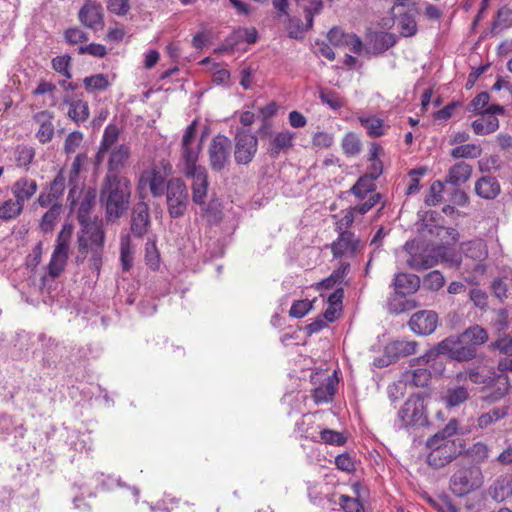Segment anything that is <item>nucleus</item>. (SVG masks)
Listing matches in <instances>:
<instances>
[{
    "instance_id": "nucleus-1",
    "label": "nucleus",
    "mask_w": 512,
    "mask_h": 512,
    "mask_svg": "<svg viewBox=\"0 0 512 512\" xmlns=\"http://www.w3.org/2000/svg\"><path fill=\"white\" fill-rule=\"evenodd\" d=\"M131 181L120 174H106L100 189V202L109 221L119 219L129 208Z\"/></svg>"
},
{
    "instance_id": "nucleus-2",
    "label": "nucleus",
    "mask_w": 512,
    "mask_h": 512,
    "mask_svg": "<svg viewBox=\"0 0 512 512\" xmlns=\"http://www.w3.org/2000/svg\"><path fill=\"white\" fill-rule=\"evenodd\" d=\"M170 173V165L164 163H152L144 169L139 176L137 192L140 200H144L149 191L153 197H161L167 188V177Z\"/></svg>"
},
{
    "instance_id": "nucleus-3",
    "label": "nucleus",
    "mask_w": 512,
    "mask_h": 512,
    "mask_svg": "<svg viewBox=\"0 0 512 512\" xmlns=\"http://www.w3.org/2000/svg\"><path fill=\"white\" fill-rule=\"evenodd\" d=\"M73 226L65 223L57 235L55 246L47 266L48 275L55 279L61 275L67 266Z\"/></svg>"
},
{
    "instance_id": "nucleus-4",
    "label": "nucleus",
    "mask_w": 512,
    "mask_h": 512,
    "mask_svg": "<svg viewBox=\"0 0 512 512\" xmlns=\"http://www.w3.org/2000/svg\"><path fill=\"white\" fill-rule=\"evenodd\" d=\"M483 475L476 465L458 468L450 478L449 489L457 497H463L481 487Z\"/></svg>"
},
{
    "instance_id": "nucleus-5",
    "label": "nucleus",
    "mask_w": 512,
    "mask_h": 512,
    "mask_svg": "<svg viewBox=\"0 0 512 512\" xmlns=\"http://www.w3.org/2000/svg\"><path fill=\"white\" fill-rule=\"evenodd\" d=\"M97 192L95 188H85L84 183L69 188L67 201L74 209L78 205L77 219L79 222L91 220L90 214L96 204Z\"/></svg>"
},
{
    "instance_id": "nucleus-6",
    "label": "nucleus",
    "mask_w": 512,
    "mask_h": 512,
    "mask_svg": "<svg viewBox=\"0 0 512 512\" xmlns=\"http://www.w3.org/2000/svg\"><path fill=\"white\" fill-rule=\"evenodd\" d=\"M430 450L427 456V463L434 468H442L452 462L461 453L457 441L442 442L439 437H430L426 443Z\"/></svg>"
},
{
    "instance_id": "nucleus-7",
    "label": "nucleus",
    "mask_w": 512,
    "mask_h": 512,
    "mask_svg": "<svg viewBox=\"0 0 512 512\" xmlns=\"http://www.w3.org/2000/svg\"><path fill=\"white\" fill-rule=\"evenodd\" d=\"M350 192L359 200L363 201L361 204L354 206L359 214H366L371 210L381 199L380 193L376 192V184L373 182V177L363 175L351 187Z\"/></svg>"
},
{
    "instance_id": "nucleus-8",
    "label": "nucleus",
    "mask_w": 512,
    "mask_h": 512,
    "mask_svg": "<svg viewBox=\"0 0 512 512\" xmlns=\"http://www.w3.org/2000/svg\"><path fill=\"white\" fill-rule=\"evenodd\" d=\"M167 207L172 218L182 217L187 209L188 191L185 183L179 178H172L166 188Z\"/></svg>"
},
{
    "instance_id": "nucleus-9",
    "label": "nucleus",
    "mask_w": 512,
    "mask_h": 512,
    "mask_svg": "<svg viewBox=\"0 0 512 512\" xmlns=\"http://www.w3.org/2000/svg\"><path fill=\"white\" fill-rule=\"evenodd\" d=\"M79 223L81 225V233L77 240L79 253L87 254L90 249L104 248L105 232L102 224L92 220Z\"/></svg>"
},
{
    "instance_id": "nucleus-10",
    "label": "nucleus",
    "mask_w": 512,
    "mask_h": 512,
    "mask_svg": "<svg viewBox=\"0 0 512 512\" xmlns=\"http://www.w3.org/2000/svg\"><path fill=\"white\" fill-rule=\"evenodd\" d=\"M268 125L264 124L259 132L262 136L269 135L267 143V154L271 158H278L281 154L288 153L294 147L296 134L288 129H283L277 132H268Z\"/></svg>"
},
{
    "instance_id": "nucleus-11",
    "label": "nucleus",
    "mask_w": 512,
    "mask_h": 512,
    "mask_svg": "<svg viewBox=\"0 0 512 512\" xmlns=\"http://www.w3.org/2000/svg\"><path fill=\"white\" fill-rule=\"evenodd\" d=\"M498 375L494 368L487 363L481 362L459 371L455 375L458 383L469 380L473 384L489 387L496 382Z\"/></svg>"
},
{
    "instance_id": "nucleus-12",
    "label": "nucleus",
    "mask_w": 512,
    "mask_h": 512,
    "mask_svg": "<svg viewBox=\"0 0 512 512\" xmlns=\"http://www.w3.org/2000/svg\"><path fill=\"white\" fill-rule=\"evenodd\" d=\"M197 121L194 120L186 128L181 141V159L184 164V170H190L200 167L197 165L201 151V143H196Z\"/></svg>"
},
{
    "instance_id": "nucleus-13",
    "label": "nucleus",
    "mask_w": 512,
    "mask_h": 512,
    "mask_svg": "<svg viewBox=\"0 0 512 512\" xmlns=\"http://www.w3.org/2000/svg\"><path fill=\"white\" fill-rule=\"evenodd\" d=\"M436 353L447 355L450 359L458 362H466L476 357V351L464 344L460 335L450 336L442 340L436 346Z\"/></svg>"
},
{
    "instance_id": "nucleus-14",
    "label": "nucleus",
    "mask_w": 512,
    "mask_h": 512,
    "mask_svg": "<svg viewBox=\"0 0 512 512\" xmlns=\"http://www.w3.org/2000/svg\"><path fill=\"white\" fill-rule=\"evenodd\" d=\"M231 140L222 134L216 135L208 148L209 165L213 171L220 172L230 163Z\"/></svg>"
},
{
    "instance_id": "nucleus-15",
    "label": "nucleus",
    "mask_w": 512,
    "mask_h": 512,
    "mask_svg": "<svg viewBox=\"0 0 512 512\" xmlns=\"http://www.w3.org/2000/svg\"><path fill=\"white\" fill-rule=\"evenodd\" d=\"M258 150V139L250 132L239 129L235 135L234 159L239 165L249 164Z\"/></svg>"
},
{
    "instance_id": "nucleus-16",
    "label": "nucleus",
    "mask_w": 512,
    "mask_h": 512,
    "mask_svg": "<svg viewBox=\"0 0 512 512\" xmlns=\"http://www.w3.org/2000/svg\"><path fill=\"white\" fill-rule=\"evenodd\" d=\"M362 247L360 239L351 231H341L330 245L331 253L336 259H353Z\"/></svg>"
},
{
    "instance_id": "nucleus-17",
    "label": "nucleus",
    "mask_w": 512,
    "mask_h": 512,
    "mask_svg": "<svg viewBox=\"0 0 512 512\" xmlns=\"http://www.w3.org/2000/svg\"><path fill=\"white\" fill-rule=\"evenodd\" d=\"M404 426L424 423L427 420L424 398L420 394L411 395L398 412Z\"/></svg>"
},
{
    "instance_id": "nucleus-18",
    "label": "nucleus",
    "mask_w": 512,
    "mask_h": 512,
    "mask_svg": "<svg viewBox=\"0 0 512 512\" xmlns=\"http://www.w3.org/2000/svg\"><path fill=\"white\" fill-rule=\"evenodd\" d=\"M417 342L408 340L391 341L385 346L384 356L375 359L374 364L377 367H385L402 357H407L416 352Z\"/></svg>"
},
{
    "instance_id": "nucleus-19",
    "label": "nucleus",
    "mask_w": 512,
    "mask_h": 512,
    "mask_svg": "<svg viewBox=\"0 0 512 512\" xmlns=\"http://www.w3.org/2000/svg\"><path fill=\"white\" fill-rule=\"evenodd\" d=\"M184 174L187 178L192 179V200L197 205H204L206 203L207 192H208V173L205 167L200 166L195 170H184Z\"/></svg>"
},
{
    "instance_id": "nucleus-20",
    "label": "nucleus",
    "mask_w": 512,
    "mask_h": 512,
    "mask_svg": "<svg viewBox=\"0 0 512 512\" xmlns=\"http://www.w3.org/2000/svg\"><path fill=\"white\" fill-rule=\"evenodd\" d=\"M78 18L82 25L92 30H99L104 26L103 8L96 1H86L78 13Z\"/></svg>"
},
{
    "instance_id": "nucleus-21",
    "label": "nucleus",
    "mask_w": 512,
    "mask_h": 512,
    "mask_svg": "<svg viewBox=\"0 0 512 512\" xmlns=\"http://www.w3.org/2000/svg\"><path fill=\"white\" fill-rule=\"evenodd\" d=\"M437 324L438 315L431 310L414 313L408 322L410 329L417 335H430L435 331Z\"/></svg>"
},
{
    "instance_id": "nucleus-22",
    "label": "nucleus",
    "mask_w": 512,
    "mask_h": 512,
    "mask_svg": "<svg viewBox=\"0 0 512 512\" xmlns=\"http://www.w3.org/2000/svg\"><path fill=\"white\" fill-rule=\"evenodd\" d=\"M151 219L149 206L143 200L139 201L133 207L131 213L130 230L135 237L142 238L149 231Z\"/></svg>"
},
{
    "instance_id": "nucleus-23",
    "label": "nucleus",
    "mask_w": 512,
    "mask_h": 512,
    "mask_svg": "<svg viewBox=\"0 0 512 512\" xmlns=\"http://www.w3.org/2000/svg\"><path fill=\"white\" fill-rule=\"evenodd\" d=\"M319 374L311 377L313 384L319 382V386L312 390V398L316 404L329 403L333 400V396L337 390L338 379L335 374L326 376L322 381L319 379Z\"/></svg>"
},
{
    "instance_id": "nucleus-24",
    "label": "nucleus",
    "mask_w": 512,
    "mask_h": 512,
    "mask_svg": "<svg viewBox=\"0 0 512 512\" xmlns=\"http://www.w3.org/2000/svg\"><path fill=\"white\" fill-rule=\"evenodd\" d=\"M397 43L394 33L377 31L367 36V52L382 54Z\"/></svg>"
},
{
    "instance_id": "nucleus-25",
    "label": "nucleus",
    "mask_w": 512,
    "mask_h": 512,
    "mask_svg": "<svg viewBox=\"0 0 512 512\" xmlns=\"http://www.w3.org/2000/svg\"><path fill=\"white\" fill-rule=\"evenodd\" d=\"M130 155L131 150L127 144H119L109 150L106 174H119L127 166Z\"/></svg>"
},
{
    "instance_id": "nucleus-26",
    "label": "nucleus",
    "mask_w": 512,
    "mask_h": 512,
    "mask_svg": "<svg viewBox=\"0 0 512 512\" xmlns=\"http://www.w3.org/2000/svg\"><path fill=\"white\" fill-rule=\"evenodd\" d=\"M462 249L466 258H470L478 262L474 270L484 272L485 266L482 263L488 257V248L486 242L483 239H474L464 243Z\"/></svg>"
},
{
    "instance_id": "nucleus-27",
    "label": "nucleus",
    "mask_w": 512,
    "mask_h": 512,
    "mask_svg": "<svg viewBox=\"0 0 512 512\" xmlns=\"http://www.w3.org/2000/svg\"><path fill=\"white\" fill-rule=\"evenodd\" d=\"M38 191L36 180L27 176L18 178L11 186L13 197L23 206L30 201Z\"/></svg>"
},
{
    "instance_id": "nucleus-28",
    "label": "nucleus",
    "mask_w": 512,
    "mask_h": 512,
    "mask_svg": "<svg viewBox=\"0 0 512 512\" xmlns=\"http://www.w3.org/2000/svg\"><path fill=\"white\" fill-rule=\"evenodd\" d=\"M474 191L483 199H495L501 192L498 180L490 175L482 176L475 182Z\"/></svg>"
},
{
    "instance_id": "nucleus-29",
    "label": "nucleus",
    "mask_w": 512,
    "mask_h": 512,
    "mask_svg": "<svg viewBox=\"0 0 512 512\" xmlns=\"http://www.w3.org/2000/svg\"><path fill=\"white\" fill-rule=\"evenodd\" d=\"M473 172V168L470 164L459 161L451 166L445 177V182L454 186H459L466 183Z\"/></svg>"
},
{
    "instance_id": "nucleus-30",
    "label": "nucleus",
    "mask_w": 512,
    "mask_h": 512,
    "mask_svg": "<svg viewBox=\"0 0 512 512\" xmlns=\"http://www.w3.org/2000/svg\"><path fill=\"white\" fill-rule=\"evenodd\" d=\"M34 120L39 124L35 136L42 143H48L54 136V125L52 123V115L47 111H41L35 114Z\"/></svg>"
},
{
    "instance_id": "nucleus-31",
    "label": "nucleus",
    "mask_w": 512,
    "mask_h": 512,
    "mask_svg": "<svg viewBox=\"0 0 512 512\" xmlns=\"http://www.w3.org/2000/svg\"><path fill=\"white\" fill-rule=\"evenodd\" d=\"M490 496L497 502H502L512 495V476H499L489 488Z\"/></svg>"
},
{
    "instance_id": "nucleus-32",
    "label": "nucleus",
    "mask_w": 512,
    "mask_h": 512,
    "mask_svg": "<svg viewBox=\"0 0 512 512\" xmlns=\"http://www.w3.org/2000/svg\"><path fill=\"white\" fill-rule=\"evenodd\" d=\"M420 287V278L415 274L398 273L394 279L395 291L399 294L416 292Z\"/></svg>"
},
{
    "instance_id": "nucleus-33",
    "label": "nucleus",
    "mask_w": 512,
    "mask_h": 512,
    "mask_svg": "<svg viewBox=\"0 0 512 512\" xmlns=\"http://www.w3.org/2000/svg\"><path fill=\"white\" fill-rule=\"evenodd\" d=\"M480 117L471 123L474 134L488 135L499 128V120L494 115H487L484 112L479 113Z\"/></svg>"
},
{
    "instance_id": "nucleus-34",
    "label": "nucleus",
    "mask_w": 512,
    "mask_h": 512,
    "mask_svg": "<svg viewBox=\"0 0 512 512\" xmlns=\"http://www.w3.org/2000/svg\"><path fill=\"white\" fill-rule=\"evenodd\" d=\"M408 266L413 270H426L438 264V258L430 252L415 253L407 260Z\"/></svg>"
},
{
    "instance_id": "nucleus-35",
    "label": "nucleus",
    "mask_w": 512,
    "mask_h": 512,
    "mask_svg": "<svg viewBox=\"0 0 512 512\" xmlns=\"http://www.w3.org/2000/svg\"><path fill=\"white\" fill-rule=\"evenodd\" d=\"M464 344H467L476 351V348L488 340L487 331L479 325H474L460 334Z\"/></svg>"
},
{
    "instance_id": "nucleus-36",
    "label": "nucleus",
    "mask_w": 512,
    "mask_h": 512,
    "mask_svg": "<svg viewBox=\"0 0 512 512\" xmlns=\"http://www.w3.org/2000/svg\"><path fill=\"white\" fill-rule=\"evenodd\" d=\"M362 127L366 129L367 135L371 138H379L386 134L388 126L384 124V121L378 117L361 116L358 118Z\"/></svg>"
},
{
    "instance_id": "nucleus-37",
    "label": "nucleus",
    "mask_w": 512,
    "mask_h": 512,
    "mask_svg": "<svg viewBox=\"0 0 512 512\" xmlns=\"http://www.w3.org/2000/svg\"><path fill=\"white\" fill-rule=\"evenodd\" d=\"M134 246L130 234H122L120 237V261L122 269L129 271L133 266Z\"/></svg>"
},
{
    "instance_id": "nucleus-38",
    "label": "nucleus",
    "mask_w": 512,
    "mask_h": 512,
    "mask_svg": "<svg viewBox=\"0 0 512 512\" xmlns=\"http://www.w3.org/2000/svg\"><path fill=\"white\" fill-rule=\"evenodd\" d=\"M24 211V206L15 198L0 204V220L8 222L17 219Z\"/></svg>"
},
{
    "instance_id": "nucleus-39",
    "label": "nucleus",
    "mask_w": 512,
    "mask_h": 512,
    "mask_svg": "<svg viewBox=\"0 0 512 512\" xmlns=\"http://www.w3.org/2000/svg\"><path fill=\"white\" fill-rule=\"evenodd\" d=\"M406 384L413 387H427L431 380V372L426 368H417L412 371H406L403 375Z\"/></svg>"
},
{
    "instance_id": "nucleus-40",
    "label": "nucleus",
    "mask_w": 512,
    "mask_h": 512,
    "mask_svg": "<svg viewBox=\"0 0 512 512\" xmlns=\"http://www.w3.org/2000/svg\"><path fill=\"white\" fill-rule=\"evenodd\" d=\"M63 212V206H55L48 209L39 221V229L42 233H51Z\"/></svg>"
},
{
    "instance_id": "nucleus-41",
    "label": "nucleus",
    "mask_w": 512,
    "mask_h": 512,
    "mask_svg": "<svg viewBox=\"0 0 512 512\" xmlns=\"http://www.w3.org/2000/svg\"><path fill=\"white\" fill-rule=\"evenodd\" d=\"M469 399L468 389L464 386L449 388L446 391L443 401L449 408L458 407Z\"/></svg>"
},
{
    "instance_id": "nucleus-42",
    "label": "nucleus",
    "mask_w": 512,
    "mask_h": 512,
    "mask_svg": "<svg viewBox=\"0 0 512 512\" xmlns=\"http://www.w3.org/2000/svg\"><path fill=\"white\" fill-rule=\"evenodd\" d=\"M509 408L507 406L495 407L490 411L481 414L477 419V426L480 429H486L490 425L507 416Z\"/></svg>"
},
{
    "instance_id": "nucleus-43",
    "label": "nucleus",
    "mask_w": 512,
    "mask_h": 512,
    "mask_svg": "<svg viewBox=\"0 0 512 512\" xmlns=\"http://www.w3.org/2000/svg\"><path fill=\"white\" fill-rule=\"evenodd\" d=\"M68 117L75 123L85 122L90 115L89 105L83 100H73L69 103Z\"/></svg>"
},
{
    "instance_id": "nucleus-44",
    "label": "nucleus",
    "mask_w": 512,
    "mask_h": 512,
    "mask_svg": "<svg viewBox=\"0 0 512 512\" xmlns=\"http://www.w3.org/2000/svg\"><path fill=\"white\" fill-rule=\"evenodd\" d=\"M343 153L348 156H356L361 152L362 143L360 137L354 132H348L341 141Z\"/></svg>"
},
{
    "instance_id": "nucleus-45",
    "label": "nucleus",
    "mask_w": 512,
    "mask_h": 512,
    "mask_svg": "<svg viewBox=\"0 0 512 512\" xmlns=\"http://www.w3.org/2000/svg\"><path fill=\"white\" fill-rule=\"evenodd\" d=\"M397 28L402 37H412L418 31L416 20L410 13H403L397 18Z\"/></svg>"
},
{
    "instance_id": "nucleus-46",
    "label": "nucleus",
    "mask_w": 512,
    "mask_h": 512,
    "mask_svg": "<svg viewBox=\"0 0 512 512\" xmlns=\"http://www.w3.org/2000/svg\"><path fill=\"white\" fill-rule=\"evenodd\" d=\"M482 154V148L479 144L468 143L454 147L450 155L454 159L478 158Z\"/></svg>"
},
{
    "instance_id": "nucleus-47",
    "label": "nucleus",
    "mask_w": 512,
    "mask_h": 512,
    "mask_svg": "<svg viewBox=\"0 0 512 512\" xmlns=\"http://www.w3.org/2000/svg\"><path fill=\"white\" fill-rule=\"evenodd\" d=\"M489 452H490L489 446L482 441H478V442L474 443L473 445H471L466 450V456L469 459H471L472 462H474L476 464H481L488 459Z\"/></svg>"
},
{
    "instance_id": "nucleus-48",
    "label": "nucleus",
    "mask_w": 512,
    "mask_h": 512,
    "mask_svg": "<svg viewBox=\"0 0 512 512\" xmlns=\"http://www.w3.org/2000/svg\"><path fill=\"white\" fill-rule=\"evenodd\" d=\"M120 129L115 124H109L106 126L100 146H102V151H109L117 146V141L119 139Z\"/></svg>"
},
{
    "instance_id": "nucleus-49",
    "label": "nucleus",
    "mask_w": 512,
    "mask_h": 512,
    "mask_svg": "<svg viewBox=\"0 0 512 512\" xmlns=\"http://www.w3.org/2000/svg\"><path fill=\"white\" fill-rule=\"evenodd\" d=\"M319 98L322 103L328 105L333 110H339L345 106L344 98L331 89L320 90Z\"/></svg>"
},
{
    "instance_id": "nucleus-50",
    "label": "nucleus",
    "mask_w": 512,
    "mask_h": 512,
    "mask_svg": "<svg viewBox=\"0 0 512 512\" xmlns=\"http://www.w3.org/2000/svg\"><path fill=\"white\" fill-rule=\"evenodd\" d=\"M428 173V168L425 166L411 169L408 172L409 183L407 184L406 194L412 195L420 190V180Z\"/></svg>"
},
{
    "instance_id": "nucleus-51",
    "label": "nucleus",
    "mask_w": 512,
    "mask_h": 512,
    "mask_svg": "<svg viewBox=\"0 0 512 512\" xmlns=\"http://www.w3.org/2000/svg\"><path fill=\"white\" fill-rule=\"evenodd\" d=\"M83 84L88 92L104 91L110 85L107 76L104 74H96L89 77H85L83 80Z\"/></svg>"
},
{
    "instance_id": "nucleus-52",
    "label": "nucleus",
    "mask_w": 512,
    "mask_h": 512,
    "mask_svg": "<svg viewBox=\"0 0 512 512\" xmlns=\"http://www.w3.org/2000/svg\"><path fill=\"white\" fill-rule=\"evenodd\" d=\"M35 157V150L29 146H18L15 151V161L18 167H23L26 170L29 169V165L32 163Z\"/></svg>"
},
{
    "instance_id": "nucleus-53",
    "label": "nucleus",
    "mask_w": 512,
    "mask_h": 512,
    "mask_svg": "<svg viewBox=\"0 0 512 512\" xmlns=\"http://www.w3.org/2000/svg\"><path fill=\"white\" fill-rule=\"evenodd\" d=\"M444 185L441 181L436 180L432 182L429 187L428 194L425 197V204L427 206H436L443 200Z\"/></svg>"
},
{
    "instance_id": "nucleus-54",
    "label": "nucleus",
    "mask_w": 512,
    "mask_h": 512,
    "mask_svg": "<svg viewBox=\"0 0 512 512\" xmlns=\"http://www.w3.org/2000/svg\"><path fill=\"white\" fill-rule=\"evenodd\" d=\"M72 58L70 55H61L52 59V68L66 79H71L72 74L70 71Z\"/></svg>"
},
{
    "instance_id": "nucleus-55",
    "label": "nucleus",
    "mask_w": 512,
    "mask_h": 512,
    "mask_svg": "<svg viewBox=\"0 0 512 512\" xmlns=\"http://www.w3.org/2000/svg\"><path fill=\"white\" fill-rule=\"evenodd\" d=\"M66 188V176L64 174V169H60L53 181L49 185L48 192L54 196L56 199L61 201L64 191Z\"/></svg>"
},
{
    "instance_id": "nucleus-56",
    "label": "nucleus",
    "mask_w": 512,
    "mask_h": 512,
    "mask_svg": "<svg viewBox=\"0 0 512 512\" xmlns=\"http://www.w3.org/2000/svg\"><path fill=\"white\" fill-rule=\"evenodd\" d=\"M87 157L85 154H78L69 169L68 172V179H69V186L72 187L74 185H81L79 183V175L81 172V169L86 161Z\"/></svg>"
},
{
    "instance_id": "nucleus-57",
    "label": "nucleus",
    "mask_w": 512,
    "mask_h": 512,
    "mask_svg": "<svg viewBox=\"0 0 512 512\" xmlns=\"http://www.w3.org/2000/svg\"><path fill=\"white\" fill-rule=\"evenodd\" d=\"M445 283V278L443 274L438 270H433L426 274L423 278V286L424 288L431 291L440 290Z\"/></svg>"
},
{
    "instance_id": "nucleus-58",
    "label": "nucleus",
    "mask_w": 512,
    "mask_h": 512,
    "mask_svg": "<svg viewBox=\"0 0 512 512\" xmlns=\"http://www.w3.org/2000/svg\"><path fill=\"white\" fill-rule=\"evenodd\" d=\"M287 17L286 30L290 38L300 39L303 37L304 32L310 29L306 28V23L303 24L299 18L290 17L289 15Z\"/></svg>"
},
{
    "instance_id": "nucleus-59",
    "label": "nucleus",
    "mask_w": 512,
    "mask_h": 512,
    "mask_svg": "<svg viewBox=\"0 0 512 512\" xmlns=\"http://www.w3.org/2000/svg\"><path fill=\"white\" fill-rule=\"evenodd\" d=\"M338 504L344 512H364V505L357 497L341 495Z\"/></svg>"
},
{
    "instance_id": "nucleus-60",
    "label": "nucleus",
    "mask_w": 512,
    "mask_h": 512,
    "mask_svg": "<svg viewBox=\"0 0 512 512\" xmlns=\"http://www.w3.org/2000/svg\"><path fill=\"white\" fill-rule=\"evenodd\" d=\"M312 145L318 149H329L334 143V135L326 131H317L312 136Z\"/></svg>"
},
{
    "instance_id": "nucleus-61",
    "label": "nucleus",
    "mask_w": 512,
    "mask_h": 512,
    "mask_svg": "<svg viewBox=\"0 0 512 512\" xmlns=\"http://www.w3.org/2000/svg\"><path fill=\"white\" fill-rule=\"evenodd\" d=\"M145 261L151 269H158L160 256L155 241H147L145 249Z\"/></svg>"
},
{
    "instance_id": "nucleus-62",
    "label": "nucleus",
    "mask_w": 512,
    "mask_h": 512,
    "mask_svg": "<svg viewBox=\"0 0 512 512\" xmlns=\"http://www.w3.org/2000/svg\"><path fill=\"white\" fill-rule=\"evenodd\" d=\"M459 429V422L457 419L453 418L450 419L449 422L446 424V426L438 431L436 434H434L432 437H439V440L441 439L442 442L446 441H456L453 439V436H455Z\"/></svg>"
},
{
    "instance_id": "nucleus-63",
    "label": "nucleus",
    "mask_w": 512,
    "mask_h": 512,
    "mask_svg": "<svg viewBox=\"0 0 512 512\" xmlns=\"http://www.w3.org/2000/svg\"><path fill=\"white\" fill-rule=\"evenodd\" d=\"M321 441L325 444L334 445V446H342L346 442V438L342 433L331 430L324 429L320 432Z\"/></svg>"
},
{
    "instance_id": "nucleus-64",
    "label": "nucleus",
    "mask_w": 512,
    "mask_h": 512,
    "mask_svg": "<svg viewBox=\"0 0 512 512\" xmlns=\"http://www.w3.org/2000/svg\"><path fill=\"white\" fill-rule=\"evenodd\" d=\"M323 9L322 0H310L309 5L304 8L306 28H312L314 16L320 14Z\"/></svg>"
}]
</instances>
